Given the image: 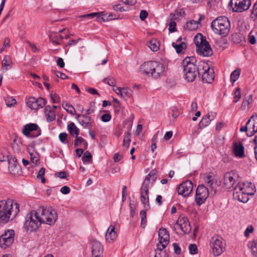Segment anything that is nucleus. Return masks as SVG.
Masks as SVG:
<instances>
[{
  "instance_id": "obj_1",
  "label": "nucleus",
  "mask_w": 257,
  "mask_h": 257,
  "mask_svg": "<svg viewBox=\"0 0 257 257\" xmlns=\"http://www.w3.org/2000/svg\"><path fill=\"white\" fill-rule=\"evenodd\" d=\"M19 204L8 199L0 201V224H5L14 219L20 211Z\"/></svg>"
},
{
  "instance_id": "obj_2",
  "label": "nucleus",
  "mask_w": 257,
  "mask_h": 257,
  "mask_svg": "<svg viewBox=\"0 0 257 257\" xmlns=\"http://www.w3.org/2000/svg\"><path fill=\"white\" fill-rule=\"evenodd\" d=\"M157 171L153 169L146 176L141 188V201L146 210L150 209L149 189L157 179Z\"/></svg>"
},
{
  "instance_id": "obj_3",
  "label": "nucleus",
  "mask_w": 257,
  "mask_h": 257,
  "mask_svg": "<svg viewBox=\"0 0 257 257\" xmlns=\"http://www.w3.org/2000/svg\"><path fill=\"white\" fill-rule=\"evenodd\" d=\"M165 66L159 61H150L143 63L140 67L141 73L158 79L164 75Z\"/></svg>"
},
{
  "instance_id": "obj_4",
  "label": "nucleus",
  "mask_w": 257,
  "mask_h": 257,
  "mask_svg": "<svg viewBox=\"0 0 257 257\" xmlns=\"http://www.w3.org/2000/svg\"><path fill=\"white\" fill-rule=\"evenodd\" d=\"M183 72L188 82H193L198 75V62L194 56L185 58L182 61Z\"/></svg>"
},
{
  "instance_id": "obj_5",
  "label": "nucleus",
  "mask_w": 257,
  "mask_h": 257,
  "mask_svg": "<svg viewBox=\"0 0 257 257\" xmlns=\"http://www.w3.org/2000/svg\"><path fill=\"white\" fill-rule=\"evenodd\" d=\"M211 27L215 34L225 37L229 32L230 24L226 17H219L212 22Z\"/></svg>"
},
{
  "instance_id": "obj_6",
  "label": "nucleus",
  "mask_w": 257,
  "mask_h": 257,
  "mask_svg": "<svg viewBox=\"0 0 257 257\" xmlns=\"http://www.w3.org/2000/svg\"><path fill=\"white\" fill-rule=\"evenodd\" d=\"M43 223L38 209L32 210L25 217L24 227L30 232L36 231Z\"/></svg>"
},
{
  "instance_id": "obj_7",
  "label": "nucleus",
  "mask_w": 257,
  "mask_h": 257,
  "mask_svg": "<svg viewBox=\"0 0 257 257\" xmlns=\"http://www.w3.org/2000/svg\"><path fill=\"white\" fill-rule=\"evenodd\" d=\"M194 42L196 46V52L198 54L205 57L212 55V51L208 42L201 34H198L195 37Z\"/></svg>"
},
{
  "instance_id": "obj_8",
  "label": "nucleus",
  "mask_w": 257,
  "mask_h": 257,
  "mask_svg": "<svg viewBox=\"0 0 257 257\" xmlns=\"http://www.w3.org/2000/svg\"><path fill=\"white\" fill-rule=\"evenodd\" d=\"M198 76H201L202 81L205 83H211L214 79V72L208 64L204 61L198 62Z\"/></svg>"
},
{
  "instance_id": "obj_9",
  "label": "nucleus",
  "mask_w": 257,
  "mask_h": 257,
  "mask_svg": "<svg viewBox=\"0 0 257 257\" xmlns=\"http://www.w3.org/2000/svg\"><path fill=\"white\" fill-rule=\"evenodd\" d=\"M37 209L43 223L51 225L55 223L58 218L55 210L51 207L47 208L44 207H39Z\"/></svg>"
},
{
  "instance_id": "obj_10",
  "label": "nucleus",
  "mask_w": 257,
  "mask_h": 257,
  "mask_svg": "<svg viewBox=\"0 0 257 257\" xmlns=\"http://www.w3.org/2000/svg\"><path fill=\"white\" fill-rule=\"evenodd\" d=\"M210 246L215 256L220 255L225 249V243L219 235L212 236L210 241Z\"/></svg>"
},
{
  "instance_id": "obj_11",
  "label": "nucleus",
  "mask_w": 257,
  "mask_h": 257,
  "mask_svg": "<svg viewBox=\"0 0 257 257\" xmlns=\"http://www.w3.org/2000/svg\"><path fill=\"white\" fill-rule=\"evenodd\" d=\"M209 195V189L203 185H199L196 191L195 201L198 206L204 203Z\"/></svg>"
},
{
  "instance_id": "obj_12",
  "label": "nucleus",
  "mask_w": 257,
  "mask_h": 257,
  "mask_svg": "<svg viewBox=\"0 0 257 257\" xmlns=\"http://www.w3.org/2000/svg\"><path fill=\"white\" fill-rule=\"evenodd\" d=\"M251 5L250 0H230L229 5L236 12L247 10Z\"/></svg>"
},
{
  "instance_id": "obj_13",
  "label": "nucleus",
  "mask_w": 257,
  "mask_h": 257,
  "mask_svg": "<svg viewBox=\"0 0 257 257\" xmlns=\"http://www.w3.org/2000/svg\"><path fill=\"white\" fill-rule=\"evenodd\" d=\"M159 242L157 243L158 249L162 251L168 244L170 234L166 228H160L158 231Z\"/></svg>"
},
{
  "instance_id": "obj_14",
  "label": "nucleus",
  "mask_w": 257,
  "mask_h": 257,
  "mask_svg": "<svg viewBox=\"0 0 257 257\" xmlns=\"http://www.w3.org/2000/svg\"><path fill=\"white\" fill-rule=\"evenodd\" d=\"M24 135L29 137H37L41 134V130L36 123H28L24 125L23 130Z\"/></svg>"
},
{
  "instance_id": "obj_15",
  "label": "nucleus",
  "mask_w": 257,
  "mask_h": 257,
  "mask_svg": "<svg viewBox=\"0 0 257 257\" xmlns=\"http://www.w3.org/2000/svg\"><path fill=\"white\" fill-rule=\"evenodd\" d=\"M15 231L13 229L8 230L0 236V246L6 249L11 245L14 240Z\"/></svg>"
},
{
  "instance_id": "obj_16",
  "label": "nucleus",
  "mask_w": 257,
  "mask_h": 257,
  "mask_svg": "<svg viewBox=\"0 0 257 257\" xmlns=\"http://www.w3.org/2000/svg\"><path fill=\"white\" fill-rule=\"evenodd\" d=\"M46 101L42 97L36 98L34 97H30L26 100L27 106L32 110H37L42 108L46 104Z\"/></svg>"
},
{
  "instance_id": "obj_17",
  "label": "nucleus",
  "mask_w": 257,
  "mask_h": 257,
  "mask_svg": "<svg viewBox=\"0 0 257 257\" xmlns=\"http://www.w3.org/2000/svg\"><path fill=\"white\" fill-rule=\"evenodd\" d=\"M193 184L190 180L184 181L177 187V191L179 195L184 197L188 196L193 190Z\"/></svg>"
},
{
  "instance_id": "obj_18",
  "label": "nucleus",
  "mask_w": 257,
  "mask_h": 257,
  "mask_svg": "<svg viewBox=\"0 0 257 257\" xmlns=\"http://www.w3.org/2000/svg\"><path fill=\"white\" fill-rule=\"evenodd\" d=\"M237 175L233 171L225 174L223 178V185L226 189H234V185L236 182Z\"/></svg>"
},
{
  "instance_id": "obj_19",
  "label": "nucleus",
  "mask_w": 257,
  "mask_h": 257,
  "mask_svg": "<svg viewBox=\"0 0 257 257\" xmlns=\"http://www.w3.org/2000/svg\"><path fill=\"white\" fill-rule=\"evenodd\" d=\"M236 186V190H242L248 196L253 195L256 191L254 185L251 182L243 183Z\"/></svg>"
},
{
  "instance_id": "obj_20",
  "label": "nucleus",
  "mask_w": 257,
  "mask_h": 257,
  "mask_svg": "<svg viewBox=\"0 0 257 257\" xmlns=\"http://www.w3.org/2000/svg\"><path fill=\"white\" fill-rule=\"evenodd\" d=\"M176 224L179 226L181 230L185 234L189 233L191 231L190 222L186 217H179Z\"/></svg>"
},
{
  "instance_id": "obj_21",
  "label": "nucleus",
  "mask_w": 257,
  "mask_h": 257,
  "mask_svg": "<svg viewBox=\"0 0 257 257\" xmlns=\"http://www.w3.org/2000/svg\"><path fill=\"white\" fill-rule=\"evenodd\" d=\"M246 125L248 129L247 136H252L257 132V116L251 117L246 122Z\"/></svg>"
},
{
  "instance_id": "obj_22",
  "label": "nucleus",
  "mask_w": 257,
  "mask_h": 257,
  "mask_svg": "<svg viewBox=\"0 0 257 257\" xmlns=\"http://www.w3.org/2000/svg\"><path fill=\"white\" fill-rule=\"evenodd\" d=\"M233 197L241 202H247L249 198L248 195L242 190H236V186L234 188Z\"/></svg>"
},
{
  "instance_id": "obj_23",
  "label": "nucleus",
  "mask_w": 257,
  "mask_h": 257,
  "mask_svg": "<svg viewBox=\"0 0 257 257\" xmlns=\"http://www.w3.org/2000/svg\"><path fill=\"white\" fill-rule=\"evenodd\" d=\"M103 246L101 244L96 241L93 240L92 242V255L102 256Z\"/></svg>"
},
{
  "instance_id": "obj_24",
  "label": "nucleus",
  "mask_w": 257,
  "mask_h": 257,
  "mask_svg": "<svg viewBox=\"0 0 257 257\" xmlns=\"http://www.w3.org/2000/svg\"><path fill=\"white\" fill-rule=\"evenodd\" d=\"M233 152L234 155L240 158L244 157V147L242 143L234 142L233 146Z\"/></svg>"
},
{
  "instance_id": "obj_25",
  "label": "nucleus",
  "mask_w": 257,
  "mask_h": 257,
  "mask_svg": "<svg viewBox=\"0 0 257 257\" xmlns=\"http://www.w3.org/2000/svg\"><path fill=\"white\" fill-rule=\"evenodd\" d=\"M77 117L82 118L79 119L80 124L84 127H92V121L91 117L85 114H77Z\"/></svg>"
},
{
  "instance_id": "obj_26",
  "label": "nucleus",
  "mask_w": 257,
  "mask_h": 257,
  "mask_svg": "<svg viewBox=\"0 0 257 257\" xmlns=\"http://www.w3.org/2000/svg\"><path fill=\"white\" fill-rule=\"evenodd\" d=\"M204 181L207 185V187L211 193L215 194L216 192V188L215 184L214 183L213 177L211 175H207L204 177Z\"/></svg>"
},
{
  "instance_id": "obj_27",
  "label": "nucleus",
  "mask_w": 257,
  "mask_h": 257,
  "mask_svg": "<svg viewBox=\"0 0 257 257\" xmlns=\"http://www.w3.org/2000/svg\"><path fill=\"white\" fill-rule=\"evenodd\" d=\"M182 38H179L176 42L172 43V46L175 49L177 53H180L186 49L187 47L185 42L182 41Z\"/></svg>"
},
{
  "instance_id": "obj_28",
  "label": "nucleus",
  "mask_w": 257,
  "mask_h": 257,
  "mask_svg": "<svg viewBox=\"0 0 257 257\" xmlns=\"http://www.w3.org/2000/svg\"><path fill=\"white\" fill-rule=\"evenodd\" d=\"M44 112L47 121L51 122L55 119V113L50 105L45 107Z\"/></svg>"
},
{
  "instance_id": "obj_29",
  "label": "nucleus",
  "mask_w": 257,
  "mask_h": 257,
  "mask_svg": "<svg viewBox=\"0 0 257 257\" xmlns=\"http://www.w3.org/2000/svg\"><path fill=\"white\" fill-rule=\"evenodd\" d=\"M115 228L114 226L110 225L109 227L105 234V238L106 240L111 241L116 239L117 235L115 231Z\"/></svg>"
},
{
  "instance_id": "obj_30",
  "label": "nucleus",
  "mask_w": 257,
  "mask_h": 257,
  "mask_svg": "<svg viewBox=\"0 0 257 257\" xmlns=\"http://www.w3.org/2000/svg\"><path fill=\"white\" fill-rule=\"evenodd\" d=\"M12 64L13 61L11 58L8 55L5 56L2 62V70H8L10 68H11Z\"/></svg>"
},
{
  "instance_id": "obj_31",
  "label": "nucleus",
  "mask_w": 257,
  "mask_h": 257,
  "mask_svg": "<svg viewBox=\"0 0 257 257\" xmlns=\"http://www.w3.org/2000/svg\"><path fill=\"white\" fill-rule=\"evenodd\" d=\"M247 246L253 257H257V241L250 240L248 242Z\"/></svg>"
},
{
  "instance_id": "obj_32",
  "label": "nucleus",
  "mask_w": 257,
  "mask_h": 257,
  "mask_svg": "<svg viewBox=\"0 0 257 257\" xmlns=\"http://www.w3.org/2000/svg\"><path fill=\"white\" fill-rule=\"evenodd\" d=\"M199 25V22H196L194 20L189 21L187 22L186 25L184 26V29L189 31H193L196 30Z\"/></svg>"
},
{
  "instance_id": "obj_33",
  "label": "nucleus",
  "mask_w": 257,
  "mask_h": 257,
  "mask_svg": "<svg viewBox=\"0 0 257 257\" xmlns=\"http://www.w3.org/2000/svg\"><path fill=\"white\" fill-rule=\"evenodd\" d=\"M67 129L69 133L72 136L75 135L77 136L79 135V130L77 127V126L73 122H70L68 125Z\"/></svg>"
},
{
  "instance_id": "obj_34",
  "label": "nucleus",
  "mask_w": 257,
  "mask_h": 257,
  "mask_svg": "<svg viewBox=\"0 0 257 257\" xmlns=\"http://www.w3.org/2000/svg\"><path fill=\"white\" fill-rule=\"evenodd\" d=\"M148 45L151 50L154 52L157 51L159 49V42L156 39L150 40Z\"/></svg>"
},
{
  "instance_id": "obj_35",
  "label": "nucleus",
  "mask_w": 257,
  "mask_h": 257,
  "mask_svg": "<svg viewBox=\"0 0 257 257\" xmlns=\"http://www.w3.org/2000/svg\"><path fill=\"white\" fill-rule=\"evenodd\" d=\"M145 209L141 211L140 215L141 218V226L145 228L147 224V213Z\"/></svg>"
},
{
  "instance_id": "obj_36",
  "label": "nucleus",
  "mask_w": 257,
  "mask_h": 257,
  "mask_svg": "<svg viewBox=\"0 0 257 257\" xmlns=\"http://www.w3.org/2000/svg\"><path fill=\"white\" fill-rule=\"evenodd\" d=\"M62 106L69 113L71 114H74L75 113L76 111L74 107L69 103L63 102L62 103Z\"/></svg>"
},
{
  "instance_id": "obj_37",
  "label": "nucleus",
  "mask_w": 257,
  "mask_h": 257,
  "mask_svg": "<svg viewBox=\"0 0 257 257\" xmlns=\"http://www.w3.org/2000/svg\"><path fill=\"white\" fill-rule=\"evenodd\" d=\"M30 160L32 163L38 165L40 164L39 155L37 153L29 152Z\"/></svg>"
},
{
  "instance_id": "obj_38",
  "label": "nucleus",
  "mask_w": 257,
  "mask_h": 257,
  "mask_svg": "<svg viewBox=\"0 0 257 257\" xmlns=\"http://www.w3.org/2000/svg\"><path fill=\"white\" fill-rule=\"evenodd\" d=\"M8 162H9V169L11 171H13V168H17V160L15 157H12V156H9L8 158Z\"/></svg>"
},
{
  "instance_id": "obj_39",
  "label": "nucleus",
  "mask_w": 257,
  "mask_h": 257,
  "mask_svg": "<svg viewBox=\"0 0 257 257\" xmlns=\"http://www.w3.org/2000/svg\"><path fill=\"white\" fill-rule=\"evenodd\" d=\"M131 133L129 131H127L124 133V137L123 141V146L128 148L131 142Z\"/></svg>"
},
{
  "instance_id": "obj_40",
  "label": "nucleus",
  "mask_w": 257,
  "mask_h": 257,
  "mask_svg": "<svg viewBox=\"0 0 257 257\" xmlns=\"http://www.w3.org/2000/svg\"><path fill=\"white\" fill-rule=\"evenodd\" d=\"M252 100V97L251 95H249L247 96L243 101L241 108L244 110L246 108L248 107V105L250 104V103L251 102Z\"/></svg>"
},
{
  "instance_id": "obj_41",
  "label": "nucleus",
  "mask_w": 257,
  "mask_h": 257,
  "mask_svg": "<svg viewBox=\"0 0 257 257\" xmlns=\"http://www.w3.org/2000/svg\"><path fill=\"white\" fill-rule=\"evenodd\" d=\"M210 122L208 117L206 116H203L199 123V126L200 128H204L210 124Z\"/></svg>"
},
{
  "instance_id": "obj_42",
  "label": "nucleus",
  "mask_w": 257,
  "mask_h": 257,
  "mask_svg": "<svg viewBox=\"0 0 257 257\" xmlns=\"http://www.w3.org/2000/svg\"><path fill=\"white\" fill-rule=\"evenodd\" d=\"M240 70L237 69L233 71L230 75V81L233 83L235 82L239 78L240 75Z\"/></svg>"
},
{
  "instance_id": "obj_43",
  "label": "nucleus",
  "mask_w": 257,
  "mask_h": 257,
  "mask_svg": "<svg viewBox=\"0 0 257 257\" xmlns=\"http://www.w3.org/2000/svg\"><path fill=\"white\" fill-rule=\"evenodd\" d=\"M64 37L60 34H56L53 37L51 38V41L53 43L57 45H60L61 41L63 40Z\"/></svg>"
},
{
  "instance_id": "obj_44",
  "label": "nucleus",
  "mask_w": 257,
  "mask_h": 257,
  "mask_svg": "<svg viewBox=\"0 0 257 257\" xmlns=\"http://www.w3.org/2000/svg\"><path fill=\"white\" fill-rule=\"evenodd\" d=\"M132 91L128 87H122V96L123 98H128L132 96Z\"/></svg>"
},
{
  "instance_id": "obj_45",
  "label": "nucleus",
  "mask_w": 257,
  "mask_h": 257,
  "mask_svg": "<svg viewBox=\"0 0 257 257\" xmlns=\"http://www.w3.org/2000/svg\"><path fill=\"white\" fill-rule=\"evenodd\" d=\"M82 159L84 162L90 163L92 161V156L88 151H86L84 153Z\"/></svg>"
},
{
  "instance_id": "obj_46",
  "label": "nucleus",
  "mask_w": 257,
  "mask_h": 257,
  "mask_svg": "<svg viewBox=\"0 0 257 257\" xmlns=\"http://www.w3.org/2000/svg\"><path fill=\"white\" fill-rule=\"evenodd\" d=\"M6 104L8 106H12L16 103V100L12 97H8L5 98Z\"/></svg>"
},
{
  "instance_id": "obj_47",
  "label": "nucleus",
  "mask_w": 257,
  "mask_h": 257,
  "mask_svg": "<svg viewBox=\"0 0 257 257\" xmlns=\"http://www.w3.org/2000/svg\"><path fill=\"white\" fill-rule=\"evenodd\" d=\"M99 15V13H92L90 14L81 15L80 16V18H84V19H92L96 17L97 16H98Z\"/></svg>"
},
{
  "instance_id": "obj_48",
  "label": "nucleus",
  "mask_w": 257,
  "mask_h": 257,
  "mask_svg": "<svg viewBox=\"0 0 257 257\" xmlns=\"http://www.w3.org/2000/svg\"><path fill=\"white\" fill-rule=\"evenodd\" d=\"M103 81L104 83H107V84H108L110 86H113V87L115 86V81L112 77H110V78H109V77L105 78L103 79Z\"/></svg>"
},
{
  "instance_id": "obj_49",
  "label": "nucleus",
  "mask_w": 257,
  "mask_h": 257,
  "mask_svg": "<svg viewBox=\"0 0 257 257\" xmlns=\"http://www.w3.org/2000/svg\"><path fill=\"white\" fill-rule=\"evenodd\" d=\"M50 97L53 103H57L60 102V97L57 93H51L50 94Z\"/></svg>"
},
{
  "instance_id": "obj_50",
  "label": "nucleus",
  "mask_w": 257,
  "mask_h": 257,
  "mask_svg": "<svg viewBox=\"0 0 257 257\" xmlns=\"http://www.w3.org/2000/svg\"><path fill=\"white\" fill-rule=\"evenodd\" d=\"M240 97V89L238 87L236 89L234 92L233 102L234 103H236L239 101Z\"/></svg>"
},
{
  "instance_id": "obj_51",
  "label": "nucleus",
  "mask_w": 257,
  "mask_h": 257,
  "mask_svg": "<svg viewBox=\"0 0 257 257\" xmlns=\"http://www.w3.org/2000/svg\"><path fill=\"white\" fill-rule=\"evenodd\" d=\"M189 252L192 254H195L198 252L197 245L195 244H190L189 246Z\"/></svg>"
},
{
  "instance_id": "obj_52",
  "label": "nucleus",
  "mask_w": 257,
  "mask_h": 257,
  "mask_svg": "<svg viewBox=\"0 0 257 257\" xmlns=\"http://www.w3.org/2000/svg\"><path fill=\"white\" fill-rule=\"evenodd\" d=\"M112 18H106V15L100 16V14L96 16L97 21L101 23L102 22L108 21L112 20Z\"/></svg>"
},
{
  "instance_id": "obj_53",
  "label": "nucleus",
  "mask_w": 257,
  "mask_h": 257,
  "mask_svg": "<svg viewBox=\"0 0 257 257\" xmlns=\"http://www.w3.org/2000/svg\"><path fill=\"white\" fill-rule=\"evenodd\" d=\"M85 140L81 137L76 136V139L74 142V146L78 147L80 144H82Z\"/></svg>"
},
{
  "instance_id": "obj_54",
  "label": "nucleus",
  "mask_w": 257,
  "mask_h": 257,
  "mask_svg": "<svg viewBox=\"0 0 257 257\" xmlns=\"http://www.w3.org/2000/svg\"><path fill=\"white\" fill-rule=\"evenodd\" d=\"M59 138L60 141L66 144V140L67 139V134L65 133H61L59 135Z\"/></svg>"
},
{
  "instance_id": "obj_55",
  "label": "nucleus",
  "mask_w": 257,
  "mask_h": 257,
  "mask_svg": "<svg viewBox=\"0 0 257 257\" xmlns=\"http://www.w3.org/2000/svg\"><path fill=\"white\" fill-rule=\"evenodd\" d=\"M53 73L55 74L58 77L62 79H65L67 78L65 74L55 70H53Z\"/></svg>"
},
{
  "instance_id": "obj_56",
  "label": "nucleus",
  "mask_w": 257,
  "mask_h": 257,
  "mask_svg": "<svg viewBox=\"0 0 257 257\" xmlns=\"http://www.w3.org/2000/svg\"><path fill=\"white\" fill-rule=\"evenodd\" d=\"M176 23L174 21H171L169 24V31L171 32H174L176 31Z\"/></svg>"
},
{
  "instance_id": "obj_57",
  "label": "nucleus",
  "mask_w": 257,
  "mask_h": 257,
  "mask_svg": "<svg viewBox=\"0 0 257 257\" xmlns=\"http://www.w3.org/2000/svg\"><path fill=\"white\" fill-rule=\"evenodd\" d=\"M101 118L102 121L108 122L111 119V115L109 113L104 114L101 116Z\"/></svg>"
},
{
  "instance_id": "obj_58",
  "label": "nucleus",
  "mask_w": 257,
  "mask_h": 257,
  "mask_svg": "<svg viewBox=\"0 0 257 257\" xmlns=\"http://www.w3.org/2000/svg\"><path fill=\"white\" fill-rule=\"evenodd\" d=\"M253 231V228L252 226L249 225L244 231V236L245 237H248L249 234L251 233Z\"/></svg>"
},
{
  "instance_id": "obj_59",
  "label": "nucleus",
  "mask_w": 257,
  "mask_h": 257,
  "mask_svg": "<svg viewBox=\"0 0 257 257\" xmlns=\"http://www.w3.org/2000/svg\"><path fill=\"white\" fill-rule=\"evenodd\" d=\"M148 16V12L145 10H142L140 14V18L142 21H144Z\"/></svg>"
},
{
  "instance_id": "obj_60",
  "label": "nucleus",
  "mask_w": 257,
  "mask_h": 257,
  "mask_svg": "<svg viewBox=\"0 0 257 257\" xmlns=\"http://www.w3.org/2000/svg\"><path fill=\"white\" fill-rule=\"evenodd\" d=\"M173 246L174 247V250L175 253L176 254H180L181 249V248L180 247V246H179L178 244L177 243H174L173 244Z\"/></svg>"
},
{
  "instance_id": "obj_61",
  "label": "nucleus",
  "mask_w": 257,
  "mask_h": 257,
  "mask_svg": "<svg viewBox=\"0 0 257 257\" xmlns=\"http://www.w3.org/2000/svg\"><path fill=\"white\" fill-rule=\"evenodd\" d=\"M55 176L61 179L66 178L67 176V173L65 171L58 172L55 174Z\"/></svg>"
},
{
  "instance_id": "obj_62",
  "label": "nucleus",
  "mask_w": 257,
  "mask_h": 257,
  "mask_svg": "<svg viewBox=\"0 0 257 257\" xmlns=\"http://www.w3.org/2000/svg\"><path fill=\"white\" fill-rule=\"evenodd\" d=\"M60 191L63 194H67L69 193L70 189L69 187L64 186L61 188Z\"/></svg>"
},
{
  "instance_id": "obj_63",
  "label": "nucleus",
  "mask_w": 257,
  "mask_h": 257,
  "mask_svg": "<svg viewBox=\"0 0 257 257\" xmlns=\"http://www.w3.org/2000/svg\"><path fill=\"white\" fill-rule=\"evenodd\" d=\"M122 155L119 153H115L113 156V160L115 162H118L122 158Z\"/></svg>"
},
{
  "instance_id": "obj_64",
  "label": "nucleus",
  "mask_w": 257,
  "mask_h": 257,
  "mask_svg": "<svg viewBox=\"0 0 257 257\" xmlns=\"http://www.w3.org/2000/svg\"><path fill=\"white\" fill-rule=\"evenodd\" d=\"M252 18H257V2L254 4L251 13Z\"/></svg>"
}]
</instances>
